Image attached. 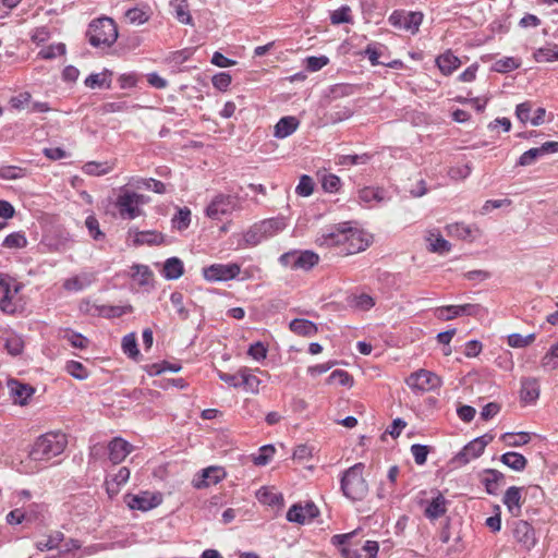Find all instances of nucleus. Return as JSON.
Returning a JSON list of instances; mask_svg holds the SVG:
<instances>
[{"label":"nucleus","mask_w":558,"mask_h":558,"mask_svg":"<svg viewBox=\"0 0 558 558\" xmlns=\"http://www.w3.org/2000/svg\"><path fill=\"white\" fill-rule=\"evenodd\" d=\"M68 445L66 435L60 432L46 433L33 444L28 458L35 462H47L61 454Z\"/></svg>","instance_id":"1"},{"label":"nucleus","mask_w":558,"mask_h":558,"mask_svg":"<svg viewBox=\"0 0 558 558\" xmlns=\"http://www.w3.org/2000/svg\"><path fill=\"white\" fill-rule=\"evenodd\" d=\"M364 464L356 463L347 470L341 478L343 494L352 500H362L368 492V485L363 476Z\"/></svg>","instance_id":"2"},{"label":"nucleus","mask_w":558,"mask_h":558,"mask_svg":"<svg viewBox=\"0 0 558 558\" xmlns=\"http://www.w3.org/2000/svg\"><path fill=\"white\" fill-rule=\"evenodd\" d=\"M89 44L94 47H111L118 38V27L110 17L93 21L88 28Z\"/></svg>","instance_id":"3"},{"label":"nucleus","mask_w":558,"mask_h":558,"mask_svg":"<svg viewBox=\"0 0 558 558\" xmlns=\"http://www.w3.org/2000/svg\"><path fill=\"white\" fill-rule=\"evenodd\" d=\"M146 202L147 198L144 195L131 191L126 186H122L116 199V207L122 219L133 220L143 215L141 207Z\"/></svg>","instance_id":"4"},{"label":"nucleus","mask_w":558,"mask_h":558,"mask_svg":"<svg viewBox=\"0 0 558 558\" xmlns=\"http://www.w3.org/2000/svg\"><path fill=\"white\" fill-rule=\"evenodd\" d=\"M407 385L416 392H427L441 386V378L427 369H418L412 373L407 379Z\"/></svg>","instance_id":"5"},{"label":"nucleus","mask_w":558,"mask_h":558,"mask_svg":"<svg viewBox=\"0 0 558 558\" xmlns=\"http://www.w3.org/2000/svg\"><path fill=\"white\" fill-rule=\"evenodd\" d=\"M240 209V201L233 195H218L206 208V215L211 219H220L225 215H229Z\"/></svg>","instance_id":"6"},{"label":"nucleus","mask_w":558,"mask_h":558,"mask_svg":"<svg viewBox=\"0 0 558 558\" xmlns=\"http://www.w3.org/2000/svg\"><path fill=\"white\" fill-rule=\"evenodd\" d=\"M125 502L133 510L148 511L162 502V495L148 490L140 492L135 495L129 494L125 496Z\"/></svg>","instance_id":"7"},{"label":"nucleus","mask_w":558,"mask_h":558,"mask_svg":"<svg viewBox=\"0 0 558 558\" xmlns=\"http://www.w3.org/2000/svg\"><path fill=\"white\" fill-rule=\"evenodd\" d=\"M20 284L7 275L0 274V290L3 293L0 300V310L7 314H13L16 311V304L13 301L20 291Z\"/></svg>","instance_id":"8"},{"label":"nucleus","mask_w":558,"mask_h":558,"mask_svg":"<svg viewBox=\"0 0 558 558\" xmlns=\"http://www.w3.org/2000/svg\"><path fill=\"white\" fill-rule=\"evenodd\" d=\"M493 439L494 437L490 434H485L473 439L456 456V462L458 464H466L471 460L478 458Z\"/></svg>","instance_id":"9"},{"label":"nucleus","mask_w":558,"mask_h":558,"mask_svg":"<svg viewBox=\"0 0 558 558\" xmlns=\"http://www.w3.org/2000/svg\"><path fill=\"white\" fill-rule=\"evenodd\" d=\"M241 271L236 263L213 264L203 269L204 278L208 281H228L234 279Z\"/></svg>","instance_id":"10"},{"label":"nucleus","mask_w":558,"mask_h":558,"mask_svg":"<svg viewBox=\"0 0 558 558\" xmlns=\"http://www.w3.org/2000/svg\"><path fill=\"white\" fill-rule=\"evenodd\" d=\"M349 230L350 227H347V223L331 227L324 231L316 242L320 246H340L341 248H344L348 244Z\"/></svg>","instance_id":"11"},{"label":"nucleus","mask_w":558,"mask_h":558,"mask_svg":"<svg viewBox=\"0 0 558 558\" xmlns=\"http://www.w3.org/2000/svg\"><path fill=\"white\" fill-rule=\"evenodd\" d=\"M318 260V255L312 251H304L301 253H286L280 257L282 265L304 270H308L314 267Z\"/></svg>","instance_id":"12"},{"label":"nucleus","mask_w":558,"mask_h":558,"mask_svg":"<svg viewBox=\"0 0 558 558\" xmlns=\"http://www.w3.org/2000/svg\"><path fill=\"white\" fill-rule=\"evenodd\" d=\"M480 311V305L475 304L447 305L437 307L435 315L438 319L450 320L462 315L475 316Z\"/></svg>","instance_id":"13"},{"label":"nucleus","mask_w":558,"mask_h":558,"mask_svg":"<svg viewBox=\"0 0 558 558\" xmlns=\"http://www.w3.org/2000/svg\"><path fill=\"white\" fill-rule=\"evenodd\" d=\"M318 509L313 502H307L305 506L299 504L293 505L287 512V520L299 524H305L312 519L317 517Z\"/></svg>","instance_id":"14"},{"label":"nucleus","mask_w":558,"mask_h":558,"mask_svg":"<svg viewBox=\"0 0 558 558\" xmlns=\"http://www.w3.org/2000/svg\"><path fill=\"white\" fill-rule=\"evenodd\" d=\"M226 476V472L220 466H209L204 469L199 475L193 480V486L197 489L206 488L218 484Z\"/></svg>","instance_id":"15"},{"label":"nucleus","mask_w":558,"mask_h":558,"mask_svg":"<svg viewBox=\"0 0 558 558\" xmlns=\"http://www.w3.org/2000/svg\"><path fill=\"white\" fill-rule=\"evenodd\" d=\"M513 536L515 541L527 550L533 548L537 542L533 526L523 520H520L515 523L513 529Z\"/></svg>","instance_id":"16"},{"label":"nucleus","mask_w":558,"mask_h":558,"mask_svg":"<svg viewBox=\"0 0 558 558\" xmlns=\"http://www.w3.org/2000/svg\"><path fill=\"white\" fill-rule=\"evenodd\" d=\"M348 235L347 247L340 251L344 255L355 254L368 247L369 239L363 231L350 228Z\"/></svg>","instance_id":"17"},{"label":"nucleus","mask_w":558,"mask_h":558,"mask_svg":"<svg viewBox=\"0 0 558 558\" xmlns=\"http://www.w3.org/2000/svg\"><path fill=\"white\" fill-rule=\"evenodd\" d=\"M549 153H558V142H546L541 147L526 150L520 156L518 165L521 167L530 166L534 163L538 157Z\"/></svg>","instance_id":"18"},{"label":"nucleus","mask_w":558,"mask_h":558,"mask_svg":"<svg viewBox=\"0 0 558 558\" xmlns=\"http://www.w3.org/2000/svg\"><path fill=\"white\" fill-rule=\"evenodd\" d=\"M427 248L432 253L447 254L451 251V244L448 242L436 228L429 229L425 232L424 236Z\"/></svg>","instance_id":"19"},{"label":"nucleus","mask_w":558,"mask_h":558,"mask_svg":"<svg viewBox=\"0 0 558 558\" xmlns=\"http://www.w3.org/2000/svg\"><path fill=\"white\" fill-rule=\"evenodd\" d=\"M8 387L13 402L20 405L27 404V400L35 393V388L14 379L8 381Z\"/></svg>","instance_id":"20"},{"label":"nucleus","mask_w":558,"mask_h":558,"mask_svg":"<svg viewBox=\"0 0 558 558\" xmlns=\"http://www.w3.org/2000/svg\"><path fill=\"white\" fill-rule=\"evenodd\" d=\"M109 459L113 464L122 462L132 451V445L126 440L116 437L108 445Z\"/></svg>","instance_id":"21"},{"label":"nucleus","mask_w":558,"mask_h":558,"mask_svg":"<svg viewBox=\"0 0 558 558\" xmlns=\"http://www.w3.org/2000/svg\"><path fill=\"white\" fill-rule=\"evenodd\" d=\"M502 502L513 517H519L522 507V488L517 486L509 487L504 495Z\"/></svg>","instance_id":"22"},{"label":"nucleus","mask_w":558,"mask_h":558,"mask_svg":"<svg viewBox=\"0 0 558 558\" xmlns=\"http://www.w3.org/2000/svg\"><path fill=\"white\" fill-rule=\"evenodd\" d=\"M446 232L451 238L473 241L478 233V229L463 222H454L446 226Z\"/></svg>","instance_id":"23"},{"label":"nucleus","mask_w":558,"mask_h":558,"mask_svg":"<svg viewBox=\"0 0 558 558\" xmlns=\"http://www.w3.org/2000/svg\"><path fill=\"white\" fill-rule=\"evenodd\" d=\"M113 72L105 69L99 73H92L89 76L85 78V86L95 89V88H110L112 83Z\"/></svg>","instance_id":"24"},{"label":"nucleus","mask_w":558,"mask_h":558,"mask_svg":"<svg viewBox=\"0 0 558 558\" xmlns=\"http://www.w3.org/2000/svg\"><path fill=\"white\" fill-rule=\"evenodd\" d=\"M298 126L299 120L295 117H283L275 125L274 136L277 138H286L293 134Z\"/></svg>","instance_id":"25"},{"label":"nucleus","mask_w":558,"mask_h":558,"mask_svg":"<svg viewBox=\"0 0 558 558\" xmlns=\"http://www.w3.org/2000/svg\"><path fill=\"white\" fill-rule=\"evenodd\" d=\"M259 225L267 240L283 231L288 226V221L284 217H275L262 220L259 221Z\"/></svg>","instance_id":"26"},{"label":"nucleus","mask_w":558,"mask_h":558,"mask_svg":"<svg viewBox=\"0 0 558 558\" xmlns=\"http://www.w3.org/2000/svg\"><path fill=\"white\" fill-rule=\"evenodd\" d=\"M436 64L442 74L450 75L460 66L461 61L451 51H446L436 59Z\"/></svg>","instance_id":"27"},{"label":"nucleus","mask_w":558,"mask_h":558,"mask_svg":"<svg viewBox=\"0 0 558 558\" xmlns=\"http://www.w3.org/2000/svg\"><path fill=\"white\" fill-rule=\"evenodd\" d=\"M264 240H266V238L264 235V232H263V229H262L259 222H257V223H254L246 232L243 233V235H242L243 243H241L239 245L242 247H247V246L253 247V246L258 245Z\"/></svg>","instance_id":"28"},{"label":"nucleus","mask_w":558,"mask_h":558,"mask_svg":"<svg viewBox=\"0 0 558 558\" xmlns=\"http://www.w3.org/2000/svg\"><path fill=\"white\" fill-rule=\"evenodd\" d=\"M446 511L447 500L441 494H438L435 498L432 499V501L426 507L425 515L428 519L435 520L444 515Z\"/></svg>","instance_id":"29"},{"label":"nucleus","mask_w":558,"mask_h":558,"mask_svg":"<svg viewBox=\"0 0 558 558\" xmlns=\"http://www.w3.org/2000/svg\"><path fill=\"white\" fill-rule=\"evenodd\" d=\"M256 497L259 502L272 507H282L283 497L280 493H277L275 489L268 487H262L257 490Z\"/></svg>","instance_id":"30"},{"label":"nucleus","mask_w":558,"mask_h":558,"mask_svg":"<svg viewBox=\"0 0 558 558\" xmlns=\"http://www.w3.org/2000/svg\"><path fill=\"white\" fill-rule=\"evenodd\" d=\"M129 185L137 190H151L158 194H162L166 192L165 184L155 179L132 178L129 181Z\"/></svg>","instance_id":"31"},{"label":"nucleus","mask_w":558,"mask_h":558,"mask_svg":"<svg viewBox=\"0 0 558 558\" xmlns=\"http://www.w3.org/2000/svg\"><path fill=\"white\" fill-rule=\"evenodd\" d=\"M289 327L298 336L310 337L317 332V326L313 322L303 318L293 319Z\"/></svg>","instance_id":"32"},{"label":"nucleus","mask_w":558,"mask_h":558,"mask_svg":"<svg viewBox=\"0 0 558 558\" xmlns=\"http://www.w3.org/2000/svg\"><path fill=\"white\" fill-rule=\"evenodd\" d=\"M94 279L95 278L92 274L84 272L66 279L63 283V287L68 291H81L84 288L90 286Z\"/></svg>","instance_id":"33"},{"label":"nucleus","mask_w":558,"mask_h":558,"mask_svg":"<svg viewBox=\"0 0 558 558\" xmlns=\"http://www.w3.org/2000/svg\"><path fill=\"white\" fill-rule=\"evenodd\" d=\"M184 267L181 259L170 257L165 262L162 274L168 280H175L183 275Z\"/></svg>","instance_id":"34"},{"label":"nucleus","mask_w":558,"mask_h":558,"mask_svg":"<svg viewBox=\"0 0 558 558\" xmlns=\"http://www.w3.org/2000/svg\"><path fill=\"white\" fill-rule=\"evenodd\" d=\"M539 396V386L536 379L525 378L521 381V398L525 402L534 401Z\"/></svg>","instance_id":"35"},{"label":"nucleus","mask_w":558,"mask_h":558,"mask_svg":"<svg viewBox=\"0 0 558 558\" xmlns=\"http://www.w3.org/2000/svg\"><path fill=\"white\" fill-rule=\"evenodd\" d=\"M500 461L514 471H523L527 464L525 457L519 452H506L501 456Z\"/></svg>","instance_id":"36"},{"label":"nucleus","mask_w":558,"mask_h":558,"mask_svg":"<svg viewBox=\"0 0 558 558\" xmlns=\"http://www.w3.org/2000/svg\"><path fill=\"white\" fill-rule=\"evenodd\" d=\"M504 480V474L497 470L488 469L484 471L482 483L485 485L488 494H495L499 483Z\"/></svg>","instance_id":"37"},{"label":"nucleus","mask_w":558,"mask_h":558,"mask_svg":"<svg viewBox=\"0 0 558 558\" xmlns=\"http://www.w3.org/2000/svg\"><path fill=\"white\" fill-rule=\"evenodd\" d=\"M241 377V386L245 388L246 391L252 393H257L260 385V380L256 375L252 373V371L247 367H243L240 369Z\"/></svg>","instance_id":"38"},{"label":"nucleus","mask_w":558,"mask_h":558,"mask_svg":"<svg viewBox=\"0 0 558 558\" xmlns=\"http://www.w3.org/2000/svg\"><path fill=\"white\" fill-rule=\"evenodd\" d=\"M162 242L163 235L155 231H137L134 238V243L136 245H159Z\"/></svg>","instance_id":"39"},{"label":"nucleus","mask_w":558,"mask_h":558,"mask_svg":"<svg viewBox=\"0 0 558 558\" xmlns=\"http://www.w3.org/2000/svg\"><path fill=\"white\" fill-rule=\"evenodd\" d=\"M130 478V470L125 466L121 468L117 474H114L110 481L106 482L107 490L109 494H117L119 487L125 484Z\"/></svg>","instance_id":"40"},{"label":"nucleus","mask_w":558,"mask_h":558,"mask_svg":"<svg viewBox=\"0 0 558 558\" xmlns=\"http://www.w3.org/2000/svg\"><path fill=\"white\" fill-rule=\"evenodd\" d=\"M113 169V166L109 163L108 161L105 162H97V161H89L86 162L83 166V172L88 175H104L109 173Z\"/></svg>","instance_id":"41"},{"label":"nucleus","mask_w":558,"mask_h":558,"mask_svg":"<svg viewBox=\"0 0 558 558\" xmlns=\"http://www.w3.org/2000/svg\"><path fill=\"white\" fill-rule=\"evenodd\" d=\"M174 9L177 20L182 24L192 25L193 19L190 14L189 4L186 0H175L171 3Z\"/></svg>","instance_id":"42"},{"label":"nucleus","mask_w":558,"mask_h":558,"mask_svg":"<svg viewBox=\"0 0 558 558\" xmlns=\"http://www.w3.org/2000/svg\"><path fill=\"white\" fill-rule=\"evenodd\" d=\"M359 199L365 204H369L373 201L378 203L383 202L384 191L381 189L365 186L359 191Z\"/></svg>","instance_id":"43"},{"label":"nucleus","mask_w":558,"mask_h":558,"mask_svg":"<svg viewBox=\"0 0 558 558\" xmlns=\"http://www.w3.org/2000/svg\"><path fill=\"white\" fill-rule=\"evenodd\" d=\"M66 51L65 45L62 43L52 44L44 47L37 54L38 58L44 60H51L58 56H63Z\"/></svg>","instance_id":"44"},{"label":"nucleus","mask_w":558,"mask_h":558,"mask_svg":"<svg viewBox=\"0 0 558 558\" xmlns=\"http://www.w3.org/2000/svg\"><path fill=\"white\" fill-rule=\"evenodd\" d=\"M132 277L135 281H137L141 286H147L150 283L153 279V272L148 266L145 265H134L132 267Z\"/></svg>","instance_id":"45"},{"label":"nucleus","mask_w":558,"mask_h":558,"mask_svg":"<svg viewBox=\"0 0 558 558\" xmlns=\"http://www.w3.org/2000/svg\"><path fill=\"white\" fill-rule=\"evenodd\" d=\"M28 241L24 232H13L5 236L2 245L7 248H24Z\"/></svg>","instance_id":"46"},{"label":"nucleus","mask_w":558,"mask_h":558,"mask_svg":"<svg viewBox=\"0 0 558 558\" xmlns=\"http://www.w3.org/2000/svg\"><path fill=\"white\" fill-rule=\"evenodd\" d=\"M330 22L333 25H339L343 23H352L353 17L351 14V8L349 5H342L341 8L335 10L330 14Z\"/></svg>","instance_id":"47"},{"label":"nucleus","mask_w":558,"mask_h":558,"mask_svg":"<svg viewBox=\"0 0 558 558\" xmlns=\"http://www.w3.org/2000/svg\"><path fill=\"white\" fill-rule=\"evenodd\" d=\"M172 227L177 230H185L191 222V210L187 207L180 208L171 220Z\"/></svg>","instance_id":"48"},{"label":"nucleus","mask_w":558,"mask_h":558,"mask_svg":"<svg viewBox=\"0 0 558 558\" xmlns=\"http://www.w3.org/2000/svg\"><path fill=\"white\" fill-rule=\"evenodd\" d=\"M502 440L506 442L509 447H520L530 441V435L525 432L521 433H506L502 435Z\"/></svg>","instance_id":"49"},{"label":"nucleus","mask_w":558,"mask_h":558,"mask_svg":"<svg viewBox=\"0 0 558 558\" xmlns=\"http://www.w3.org/2000/svg\"><path fill=\"white\" fill-rule=\"evenodd\" d=\"M62 338L76 349H85L88 345V339L86 337L70 329L63 331Z\"/></svg>","instance_id":"50"},{"label":"nucleus","mask_w":558,"mask_h":558,"mask_svg":"<svg viewBox=\"0 0 558 558\" xmlns=\"http://www.w3.org/2000/svg\"><path fill=\"white\" fill-rule=\"evenodd\" d=\"M314 186V180L310 175L303 174L300 178L299 184L295 187V193L299 196L308 197L310 195L313 194Z\"/></svg>","instance_id":"51"},{"label":"nucleus","mask_w":558,"mask_h":558,"mask_svg":"<svg viewBox=\"0 0 558 558\" xmlns=\"http://www.w3.org/2000/svg\"><path fill=\"white\" fill-rule=\"evenodd\" d=\"M62 541L63 534L61 532H56L49 535L46 539L37 542L36 547L41 551L51 550L57 548Z\"/></svg>","instance_id":"52"},{"label":"nucleus","mask_w":558,"mask_h":558,"mask_svg":"<svg viewBox=\"0 0 558 558\" xmlns=\"http://www.w3.org/2000/svg\"><path fill=\"white\" fill-rule=\"evenodd\" d=\"M542 366L549 371L558 368V342L542 357Z\"/></svg>","instance_id":"53"},{"label":"nucleus","mask_w":558,"mask_h":558,"mask_svg":"<svg viewBox=\"0 0 558 558\" xmlns=\"http://www.w3.org/2000/svg\"><path fill=\"white\" fill-rule=\"evenodd\" d=\"M520 66V61L512 57H505L494 63V70L500 73L513 71Z\"/></svg>","instance_id":"54"},{"label":"nucleus","mask_w":558,"mask_h":558,"mask_svg":"<svg viewBox=\"0 0 558 558\" xmlns=\"http://www.w3.org/2000/svg\"><path fill=\"white\" fill-rule=\"evenodd\" d=\"M122 350L128 356H130L132 359H135L138 356L140 351L137 349L136 337L134 333H129L123 337Z\"/></svg>","instance_id":"55"},{"label":"nucleus","mask_w":558,"mask_h":558,"mask_svg":"<svg viewBox=\"0 0 558 558\" xmlns=\"http://www.w3.org/2000/svg\"><path fill=\"white\" fill-rule=\"evenodd\" d=\"M423 22V14L421 12H410L403 16V27L412 33L418 31Z\"/></svg>","instance_id":"56"},{"label":"nucleus","mask_w":558,"mask_h":558,"mask_svg":"<svg viewBox=\"0 0 558 558\" xmlns=\"http://www.w3.org/2000/svg\"><path fill=\"white\" fill-rule=\"evenodd\" d=\"M275 454V448L271 445H266L259 448L258 453L253 456V462L256 465H266L269 463Z\"/></svg>","instance_id":"57"},{"label":"nucleus","mask_w":558,"mask_h":558,"mask_svg":"<svg viewBox=\"0 0 558 558\" xmlns=\"http://www.w3.org/2000/svg\"><path fill=\"white\" fill-rule=\"evenodd\" d=\"M4 347L11 355H19L24 348V341L17 335H10L5 338Z\"/></svg>","instance_id":"58"},{"label":"nucleus","mask_w":558,"mask_h":558,"mask_svg":"<svg viewBox=\"0 0 558 558\" xmlns=\"http://www.w3.org/2000/svg\"><path fill=\"white\" fill-rule=\"evenodd\" d=\"M534 340V333H530L527 336H522L520 333H511L508 336V344L512 348H525L533 343Z\"/></svg>","instance_id":"59"},{"label":"nucleus","mask_w":558,"mask_h":558,"mask_svg":"<svg viewBox=\"0 0 558 558\" xmlns=\"http://www.w3.org/2000/svg\"><path fill=\"white\" fill-rule=\"evenodd\" d=\"M26 170L15 166H3L0 168V179L3 180H16L24 178Z\"/></svg>","instance_id":"60"},{"label":"nucleus","mask_w":558,"mask_h":558,"mask_svg":"<svg viewBox=\"0 0 558 558\" xmlns=\"http://www.w3.org/2000/svg\"><path fill=\"white\" fill-rule=\"evenodd\" d=\"M66 372L76 379L83 380L88 377L86 367L76 361H69L65 365Z\"/></svg>","instance_id":"61"},{"label":"nucleus","mask_w":558,"mask_h":558,"mask_svg":"<svg viewBox=\"0 0 558 558\" xmlns=\"http://www.w3.org/2000/svg\"><path fill=\"white\" fill-rule=\"evenodd\" d=\"M327 383L330 385L338 384L340 386H350L352 384V377L345 371L336 369L329 375Z\"/></svg>","instance_id":"62"},{"label":"nucleus","mask_w":558,"mask_h":558,"mask_svg":"<svg viewBox=\"0 0 558 558\" xmlns=\"http://www.w3.org/2000/svg\"><path fill=\"white\" fill-rule=\"evenodd\" d=\"M170 302L181 319H186L189 316L187 310L183 305V295L180 292H173L170 296Z\"/></svg>","instance_id":"63"},{"label":"nucleus","mask_w":558,"mask_h":558,"mask_svg":"<svg viewBox=\"0 0 558 558\" xmlns=\"http://www.w3.org/2000/svg\"><path fill=\"white\" fill-rule=\"evenodd\" d=\"M125 19L131 24H144L148 20V15L145 11L138 8L130 9L125 12Z\"/></svg>","instance_id":"64"}]
</instances>
